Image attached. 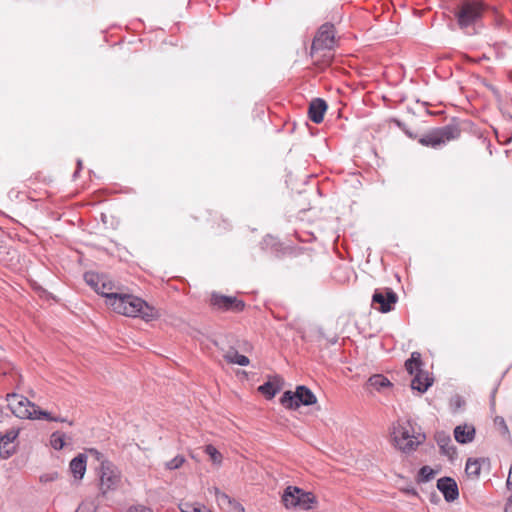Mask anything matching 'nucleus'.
I'll return each instance as SVG.
<instances>
[{"label": "nucleus", "mask_w": 512, "mask_h": 512, "mask_svg": "<svg viewBox=\"0 0 512 512\" xmlns=\"http://www.w3.org/2000/svg\"><path fill=\"white\" fill-rule=\"evenodd\" d=\"M368 385L377 391H381L383 388L391 386V382L383 375H373L368 380Z\"/></svg>", "instance_id": "nucleus-22"}, {"label": "nucleus", "mask_w": 512, "mask_h": 512, "mask_svg": "<svg viewBox=\"0 0 512 512\" xmlns=\"http://www.w3.org/2000/svg\"><path fill=\"white\" fill-rule=\"evenodd\" d=\"M83 508H84V507H83V505H80V506L77 508L76 512H82Z\"/></svg>", "instance_id": "nucleus-34"}, {"label": "nucleus", "mask_w": 512, "mask_h": 512, "mask_svg": "<svg viewBox=\"0 0 512 512\" xmlns=\"http://www.w3.org/2000/svg\"><path fill=\"white\" fill-rule=\"evenodd\" d=\"M7 402L11 412L18 418L31 419L37 412V406L22 395H8Z\"/></svg>", "instance_id": "nucleus-11"}, {"label": "nucleus", "mask_w": 512, "mask_h": 512, "mask_svg": "<svg viewBox=\"0 0 512 512\" xmlns=\"http://www.w3.org/2000/svg\"><path fill=\"white\" fill-rule=\"evenodd\" d=\"M460 133L461 131L457 126L446 125L424 134L419 139V143L423 146L438 148L450 141L458 139L460 137Z\"/></svg>", "instance_id": "nucleus-6"}, {"label": "nucleus", "mask_w": 512, "mask_h": 512, "mask_svg": "<svg viewBox=\"0 0 512 512\" xmlns=\"http://www.w3.org/2000/svg\"><path fill=\"white\" fill-rule=\"evenodd\" d=\"M282 502L287 509L310 510L317 504V498L312 492L289 486L284 490Z\"/></svg>", "instance_id": "nucleus-5"}, {"label": "nucleus", "mask_w": 512, "mask_h": 512, "mask_svg": "<svg viewBox=\"0 0 512 512\" xmlns=\"http://www.w3.org/2000/svg\"><path fill=\"white\" fill-rule=\"evenodd\" d=\"M327 111V104L321 98H316L311 101L308 109V115L311 121L319 124L323 121L324 115Z\"/></svg>", "instance_id": "nucleus-16"}, {"label": "nucleus", "mask_w": 512, "mask_h": 512, "mask_svg": "<svg viewBox=\"0 0 512 512\" xmlns=\"http://www.w3.org/2000/svg\"><path fill=\"white\" fill-rule=\"evenodd\" d=\"M494 424H495V426H497L501 430V432L503 434H507L508 433V427H507V425L505 423V420L502 417H496L494 419Z\"/></svg>", "instance_id": "nucleus-31"}, {"label": "nucleus", "mask_w": 512, "mask_h": 512, "mask_svg": "<svg viewBox=\"0 0 512 512\" xmlns=\"http://www.w3.org/2000/svg\"><path fill=\"white\" fill-rule=\"evenodd\" d=\"M280 402L283 406L288 409H297L300 405H313L317 402V398L314 393L306 386H298L296 391H286Z\"/></svg>", "instance_id": "nucleus-8"}, {"label": "nucleus", "mask_w": 512, "mask_h": 512, "mask_svg": "<svg viewBox=\"0 0 512 512\" xmlns=\"http://www.w3.org/2000/svg\"><path fill=\"white\" fill-rule=\"evenodd\" d=\"M99 489L102 494L115 490L120 483V473L114 464L108 460H102L98 469Z\"/></svg>", "instance_id": "nucleus-9"}, {"label": "nucleus", "mask_w": 512, "mask_h": 512, "mask_svg": "<svg viewBox=\"0 0 512 512\" xmlns=\"http://www.w3.org/2000/svg\"><path fill=\"white\" fill-rule=\"evenodd\" d=\"M435 440L442 454L446 455L450 460L454 459V457L457 454V451L452 443L450 435L442 431L437 432L435 434Z\"/></svg>", "instance_id": "nucleus-15"}, {"label": "nucleus", "mask_w": 512, "mask_h": 512, "mask_svg": "<svg viewBox=\"0 0 512 512\" xmlns=\"http://www.w3.org/2000/svg\"><path fill=\"white\" fill-rule=\"evenodd\" d=\"M434 470L429 466H423L419 471V477L421 481H429L434 477Z\"/></svg>", "instance_id": "nucleus-30"}, {"label": "nucleus", "mask_w": 512, "mask_h": 512, "mask_svg": "<svg viewBox=\"0 0 512 512\" xmlns=\"http://www.w3.org/2000/svg\"><path fill=\"white\" fill-rule=\"evenodd\" d=\"M87 457L84 454H79L70 462L69 468L76 480H81L86 472Z\"/></svg>", "instance_id": "nucleus-18"}, {"label": "nucleus", "mask_w": 512, "mask_h": 512, "mask_svg": "<svg viewBox=\"0 0 512 512\" xmlns=\"http://www.w3.org/2000/svg\"><path fill=\"white\" fill-rule=\"evenodd\" d=\"M19 431L17 429H10L5 433L0 432V456L8 458L12 455L13 451L7 450L6 446L12 443L18 437Z\"/></svg>", "instance_id": "nucleus-19"}, {"label": "nucleus", "mask_w": 512, "mask_h": 512, "mask_svg": "<svg viewBox=\"0 0 512 512\" xmlns=\"http://www.w3.org/2000/svg\"><path fill=\"white\" fill-rule=\"evenodd\" d=\"M182 512H211L205 505L201 503H185Z\"/></svg>", "instance_id": "nucleus-27"}, {"label": "nucleus", "mask_w": 512, "mask_h": 512, "mask_svg": "<svg viewBox=\"0 0 512 512\" xmlns=\"http://www.w3.org/2000/svg\"><path fill=\"white\" fill-rule=\"evenodd\" d=\"M88 452L100 463L102 460H105L103 455L96 449H89Z\"/></svg>", "instance_id": "nucleus-32"}, {"label": "nucleus", "mask_w": 512, "mask_h": 512, "mask_svg": "<svg viewBox=\"0 0 512 512\" xmlns=\"http://www.w3.org/2000/svg\"><path fill=\"white\" fill-rule=\"evenodd\" d=\"M421 354L412 352L411 357L405 362L406 371L413 376L411 380V388L421 393L425 392L433 382L429 374L422 369Z\"/></svg>", "instance_id": "nucleus-4"}, {"label": "nucleus", "mask_w": 512, "mask_h": 512, "mask_svg": "<svg viewBox=\"0 0 512 512\" xmlns=\"http://www.w3.org/2000/svg\"><path fill=\"white\" fill-rule=\"evenodd\" d=\"M31 419H46L48 421H55V422H65L66 419L61 417H54L49 412L43 411L37 408V412H35V415L32 416Z\"/></svg>", "instance_id": "nucleus-26"}, {"label": "nucleus", "mask_w": 512, "mask_h": 512, "mask_svg": "<svg viewBox=\"0 0 512 512\" xmlns=\"http://www.w3.org/2000/svg\"><path fill=\"white\" fill-rule=\"evenodd\" d=\"M437 488L443 493L447 501H454L458 498V487L454 479L445 477L437 481Z\"/></svg>", "instance_id": "nucleus-14"}, {"label": "nucleus", "mask_w": 512, "mask_h": 512, "mask_svg": "<svg viewBox=\"0 0 512 512\" xmlns=\"http://www.w3.org/2000/svg\"><path fill=\"white\" fill-rule=\"evenodd\" d=\"M258 390L266 396V398L271 399L280 390V387L273 382H266L259 386Z\"/></svg>", "instance_id": "nucleus-23"}, {"label": "nucleus", "mask_w": 512, "mask_h": 512, "mask_svg": "<svg viewBox=\"0 0 512 512\" xmlns=\"http://www.w3.org/2000/svg\"><path fill=\"white\" fill-rule=\"evenodd\" d=\"M484 460L480 459H468L465 467L466 475L470 478H477L482 469Z\"/></svg>", "instance_id": "nucleus-20"}, {"label": "nucleus", "mask_w": 512, "mask_h": 512, "mask_svg": "<svg viewBox=\"0 0 512 512\" xmlns=\"http://www.w3.org/2000/svg\"><path fill=\"white\" fill-rule=\"evenodd\" d=\"M185 462V458L181 455H177L166 463V468L169 470H175L180 468Z\"/></svg>", "instance_id": "nucleus-29"}, {"label": "nucleus", "mask_w": 512, "mask_h": 512, "mask_svg": "<svg viewBox=\"0 0 512 512\" xmlns=\"http://www.w3.org/2000/svg\"><path fill=\"white\" fill-rule=\"evenodd\" d=\"M50 444L55 450H61L65 446V434L58 431L52 433Z\"/></svg>", "instance_id": "nucleus-24"}, {"label": "nucleus", "mask_w": 512, "mask_h": 512, "mask_svg": "<svg viewBox=\"0 0 512 512\" xmlns=\"http://www.w3.org/2000/svg\"><path fill=\"white\" fill-rule=\"evenodd\" d=\"M425 439V436L417 432L409 421H398L392 430L394 445L401 451L408 453L414 451Z\"/></svg>", "instance_id": "nucleus-3"}, {"label": "nucleus", "mask_w": 512, "mask_h": 512, "mask_svg": "<svg viewBox=\"0 0 512 512\" xmlns=\"http://www.w3.org/2000/svg\"><path fill=\"white\" fill-rule=\"evenodd\" d=\"M213 490L217 504L223 512H245L241 504L236 502L226 493L220 491L218 488H214Z\"/></svg>", "instance_id": "nucleus-13"}, {"label": "nucleus", "mask_w": 512, "mask_h": 512, "mask_svg": "<svg viewBox=\"0 0 512 512\" xmlns=\"http://www.w3.org/2000/svg\"><path fill=\"white\" fill-rule=\"evenodd\" d=\"M398 301L397 294L390 288L376 289L372 296V307L381 313L393 310Z\"/></svg>", "instance_id": "nucleus-12"}, {"label": "nucleus", "mask_w": 512, "mask_h": 512, "mask_svg": "<svg viewBox=\"0 0 512 512\" xmlns=\"http://www.w3.org/2000/svg\"><path fill=\"white\" fill-rule=\"evenodd\" d=\"M335 28L330 23L323 24L317 31L311 46V56L317 65L327 66L333 59Z\"/></svg>", "instance_id": "nucleus-2"}, {"label": "nucleus", "mask_w": 512, "mask_h": 512, "mask_svg": "<svg viewBox=\"0 0 512 512\" xmlns=\"http://www.w3.org/2000/svg\"><path fill=\"white\" fill-rule=\"evenodd\" d=\"M224 359L231 364H237L240 366L249 365L250 361L245 355L239 354L236 350H229L224 354Z\"/></svg>", "instance_id": "nucleus-21"}, {"label": "nucleus", "mask_w": 512, "mask_h": 512, "mask_svg": "<svg viewBox=\"0 0 512 512\" xmlns=\"http://www.w3.org/2000/svg\"><path fill=\"white\" fill-rule=\"evenodd\" d=\"M476 430L472 424H461L454 429V438L460 444L471 443L475 438Z\"/></svg>", "instance_id": "nucleus-17"}, {"label": "nucleus", "mask_w": 512, "mask_h": 512, "mask_svg": "<svg viewBox=\"0 0 512 512\" xmlns=\"http://www.w3.org/2000/svg\"><path fill=\"white\" fill-rule=\"evenodd\" d=\"M484 11L485 5L481 0H465L456 13L459 26L463 29L475 24Z\"/></svg>", "instance_id": "nucleus-7"}, {"label": "nucleus", "mask_w": 512, "mask_h": 512, "mask_svg": "<svg viewBox=\"0 0 512 512\" xmlns=\"http://www.w3.org/2000/svg\"><path fill=\"white\" fill-rule=\"evenodd\" d=\"M209 305L215 311L238 313L244 310L245 303L234 296H226L213 292L209 298Z\"/></svg>", "instance_id": "nucleus-10"}, {"label": "nucleus", "mask_w": 512, "mask_h": 512, "mask_svg": "<svg viewBox=\"0 0 512 512\" xmlns=\"http://www.w3.org/2000/svg\"><path fill=\"white\" fill-rule=\"evenodd\" d=\"M84 280L97 294L105 298L106 306L113 312L126 317L141 318L145 322L160 318V310L142 298L124 292L105 274L86 272Z\"/></svg>", "instance_id": "nucleus-1"}, {"label": "nucleus", "mask_w": 512, "mask_h": 512, "mask_svg": "<svg viewBox=\"0 0 512 512\" xmlns=\"http://www.w3.org/2000/svg\"><path fill=\"white\" fill-rule=\"evenodd\" d=\"M507 486L510 490H512V464H511L509 475L507 478Z\"/></svg>", "instance_id": "nucleus-33"}, {"label": "nucleus", "mask_w": 512, "mask_h": 512, "mask_svg": "<svg viewBox=\"0 0 512 512\" xmlns=\"http://www.w3.org/2000/svg\"><path fill=\"white\" fill-rule=\"evenodd\" d=\"M212 228L226 231L230 229V224L226 219L215 215L212 219Z\"/></svg>", "instance_id": "nucleus-28"}, {"label": "nucleus", "mask_w": 512, "mask_h": 512, "mask_svg": "<svg viewBox=\"0 0 512 512\" xmlns=\"http://www.w3.org/2000/svg\"><path fill=\"white\" fill-rule=\"evenodd\" d=\"M204 451L214 464L220 465L222 463L223 456L213 445H206Z\"/></svg>", "instance_id": "nucleus-25"}]
</instances>
